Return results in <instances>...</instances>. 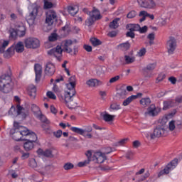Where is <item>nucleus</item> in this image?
Instances as JSON below:
<instances>
[{
    "label": "nucleus",
    "instance_id": "obj_51",
    "mask_svg": "<svg viewBox=\"0 0 182 182\" xmlns=\"http://www.w3.org/2000/svg\"><path fill=\"white\" fill-rule=\"evenodd\" d=\"M50 8H53V4H52L50 1H45L44 9H50Z\"/></svg>",
    "mask_w": 182,
    "mask_h": 182
},
{
    "label": "nucleus",
    "instance_id": "obj_37",
    "mask_svg": "<svg viewBox=\"0 0 182 182\" xmlns=\"http://www.w3.org/2000/svg\"><path fill=\"white\" fill-rule=\"evenodd\" d=\"M156 66H157V63H156L148 64L146 65V68H144V72H147V70H149V72H151L156 69Z\"/></svg>",
    "mask_w": 182,
    "mask_h": 182
},
{
    "label": "nucleus",
    "instance_id": "obj_13",
    "mask_svg": "<svg viewBox=\"0 0 182 182\" xmlns=\"http://www.w3.org/2000/svg\"><path fill=\"white\" fill-rule=\"evenodd\" d=\"M144 171H146V169L144 168H141L140 169L138 172H136L135 173V177L133 178V181H136L135 182H141V181H144V180H146V178H149V177H150V173L149 171H146L144 176H141L139 177V176L143 174L144 173ZM138 178V180H137Z\"/></svg>",
    "mask_w": 182,
    "mask_h": 182
},
{
    "label": "nucleus",
    "instance_id": "obj_50",
    "mask_svg": "<svg viewBox=\"0 0 182 182\" xmlns=\"http://www.w3.org/2000/svg\"><path fill=\"white\" fill-rule=\"evenodd\" d=\"M164 79H166V74L161 73L159 74L156 78V83H159V82H162V80H164Z\"/></svg>",
    "mask_w": 182,
    "mask_h": 182
},
{
    "label": "nucleus",
    "instance_id": "obj_9",
    "mask_svg": "<svg viewBox=\"0 0 182 182\" xmlns=\"http://www.w3.org/2000/svg\"><path fill=\"white\" fill-rule=\"evenodd\" d=\"M178 164V159H173L171 161L169 164H167V166L164 168L163 171H161L159 173V176H161L162 174H168L171 171V170H174L176 167H177V165Z\"/></svg>",
    "mask_w": 182,
    "mask_h": 182
},
{
    "label": "nucleus",
    "instance_id": "obj_64",
    "mask_svg": "<svg viewBox=\"0 0 182 182\" xmlns=\"http://www.w3.org/2000/svg\"><path fill=\"white\" fill-rule=\"evenodd\" d=\"M84 49L87 52H92V46L89 45H84Z\"/></svg>",
    "mask_w": 182,
    "mask_h": 182
},
{
    "label": "nucleus",
    "instance_id": "obj_48",
    "mask_svg": "<svg viewBox=\"0 0 182 182\" xmlns=\"http://www.w3.org/2000/svg\"><path fill=\"white\" fill-rule=\"evenodd\" d=\"M48 41L50 42H55V41H58V34L55 33H51V35L48 37Z\"/></svg>",
    "mask_w": 182,
    "mask_h": 182
},
{
    "label": "nucleus",
    "instance_id": "obj_1",
    "mask_svg": "<svg viewBox=\"0 0 182 182\" xmlns=\"http://www.w3.org/2000/svg\"><path fill=\"white\" fill-rule=\"evenodd\" d=\"M63 52H65L66 53L74 52V55H76L79 52V48L77 46H73V41L72 40H65L62 42L61 46H57L55 48L49 50L48 55L54 56L58 60H62Z\"/></svg>",
    "mask_w": 182,
    "mask_h": 182
},
{
    "label": "nucleus",
    "instance_id": "obj_19",
    "mask_svg": "<svg viewBox=\"0 0 182 182\" xmlns=\"http://www.w3.org/2000/svg\"><path fill=\"white\" fill-rule=\"evenodd\" d=\"M86 85L90 87H96L97 86H101V85H103V82L100 80L92 78L87 80Z\"/></svg>",
    "mask_w": 182,
    "mask_h": 182
},
{
    "label": "nucleus",
    "instance_id": "obj_40",
    "mask_svg": "<svg viewBox=\"0 0 182 182\" xmlns=\"http://www.w3.org/2000/svg\"><path fill=\"white\" fill-rule=\"evenodd\" d=\"M48 124H43L41 127L47 134H52V129H50V127Z\"/></svg>",
    "mask_w": 182,
    "mask_h": 182
},
{
    "label": "nucleus",
    "instance_id": "obj_63",
    "mask_svg": "<svg viewBox=\"0 0 182 182\" xmlns=\"http://www.w3.org/2000/svg\"><path fill=\"white\" fill-rule=\"evenodd\" d=\"M175 102L176 103H182V95L176 97Z\"/></svg>",
    "mask_w": 182,
    "mask_h": 182
},
{
    "label": "nucleus",
    "instance_id": "obj_33",
    "mask_svg": "<svg viewBox=\"0 0 182 182\" xmlns=\"http://www.w3.org/2000/svg\"><path fill=\"white\" fill-rule=\"evenodd\" d=\"M23 110H25V109L21 106V105H17L16 111V116H20V114H21V116H23V117H26V114L23 113Z\"/></svg>",
    "mask_w": 182,
    "mask_h": 182
},
{
    "label": "nucleus",
    "instance_id": "obj_21",
    "mask_svg": "<svg viewBox=\"0 0 182 182\" xmlns=\"http://www.w3.org/2000/svg\"><path fill=\"white\" fill-rule=\"evenodd\" d=\"M34 70L36 73V82H39L42 77V66L39 64H36L34 65Z\"/></svg>",
    "mask_w": 182,
    "mask_h": 182
},
{
    "label": "nucleus",
    "instance_id": "obj_47",
    "mask_svg": "<svg viewBox=\"0 0 182 182\" xmlns=\"http://www.w3.org/2000/svg\"><path fill=\"white\" fill-rule=\"evenodd\" d=\"M73 167H75V165H73V164H72L70 162H68V163L65 164L63 166L64 170H72V168H73Z\"/></svg>",
    "mask_w": 182,
    "mask_h": 182
},
{
    "label": "nucleus",
    "instance_id": "obj_18",
    "mask_svg": "<svg viewBox=\"0 0 182 182\" xmlns=\"http://www.w3.org/2000/svg\"><path fill=\"white\" fill-rule=\"evenodd\" d=\"M164 133V127L162 126H157L154 130L153 134H151V139H156V137H161Z\"/></svg>",
    "mask_w": 182,
    "mask_h": 182
},
{
    "label": "nucleus",
    "instance_id": "obj_27",
    "mask_svg": "<svg viewBox=\"0 0 182 182\" xmlns=\"http://www.w3.org/2000/svg\"><path fill=\"white\" fill-rule=\"evenodd\" d=\"M126 28L128 31H133V32H139V29H140V25L129 23L126 26Z\"/></svg>",
    "mask_w": 182,
    "mask_h": 182
},
{
    "label": "nucleus",
    "instance_id": "obj_61",
    "mask_svg": "<svg viewBox=\"0 0 182 182\" xmlns=\"http://www.w3.org/2000/svg\"><path fill=\"white\" fill-rule=\"evenodd\" d=\"M127 138L121 139L117 143V146H123V144H126V142L127 141Z\"/></svg>",
    "mask_w": 182,
    "mask_h": 182
},
{
    "label": "nucleus",
    "instance_id": "obj_29",
    "mask_svg": "<svg viewBox=\"0 0 182 182\" xmlns=\"http://www.w3.org/2000/svg\"><path fill=\"white\" fill-rule=\"evenodd\" d=\"M76 86V77L72 76L69 79V83L67 84V88L68 89H75Z\"/></svg>",
    "mask_w": 182,
    "mask_h": 182
},
{
    "label": "nucleus",
    "instance_id": "obj_56",
    "mask_svg": "<svg viewBox=\"0 0 182 182\" xmlns=\"http://www.w3.org/2000/svg\"><path fill=\"white\" fill-rule=\"evenodd\" d=\"M53 134H54L55 137H56L57 139H60V137L62 136V134H63V132H62V130L59 129L57 132H54Z\"/></svg>",
    "mask_w": 182,
    "mask_h": 182
},
{
    "label": "nucleus",
    "instance_id": "obj_52",
    "mask_svg": "<svg viewBox=\"0 0 182 182\" xmlns=\"http://www.w3.org/2000/svg\"><path fill=\"white\" fill-rule=\"evenodd\" d=\"M28 166H30V167H32L33 168H35V167L38 166V164L36 163L35 159H31L29 160Z\"/></svg>",
    "mask_w": 182,
    "mask_h": 182
},
{
    "label": "nucleus",
    "instance_id": "obj_28",
    "mask_svg": "<svg viewBox=\"0 0 182 182\" xmlns=\"http://www.w3.org/2000/svg\"><path fill=\"white\" fill-rule=\"evenodd\" d=\"M35 142H32L31 141H26V142L23 144V148L26 151H31L35 147V144H33Z\"/></svg>",
    "mask_w": 182,
    "mask_h": 182
},
{
    "label": "nucleus",
    "instance_id": "obj_12",
    "mask_svg": "<svg viewBox=\"0 0 182 182\" xmlns=\"http://www.w3.org/2000/svg\"><path fill=\"white\" fill-rule=\"evenodd\" d=\"M107 159L106 154L96 151L93 154V156H92V161H95V163H97L98 164H102V163L106 161Z\"/></svg>",
    "mask_w": 182,
    "mask_h": 182
},
{
    "label": "nucleus",
    "instance_id": "obj_53",
    "mask_svg": "<svg viewBox=\"0 0 182 182\" xmlns=\"http://www.w3.org/2000/svg\"><path fill=\"white\" fill-rule=\"evenodd\" d=\"M43 156H44V157H53V154H52V151L50 149L44 151V154Z\"/></svg>",
    "mask_w": 182,
    "mask_h": 182
},
{
    "label": "nucleus",
    "instance_id": "obj_22",
    "mask_svg": "<svg viewBox=\"0 0 182 182\" xmlns=\"http://www.w3.org/2000/svg\"><path fill=\"white\" fill-rule=\"evenodd\" d=\"M16 31L18 33L19 38H23L26 35V27L23 24L17 26Z\"/></svg>",
    "mask_w": 182,
    "mask_h": 182
},
{
    "label": "nucleus",
    "instance_id": "obj_35",
    "mask_svg": "<svg viewBox=\"0 0 182 182\" xmlns=\"http://www.w3.org/2000/svg\"><path fill=\"white\" fill-rule=\"evenodd\" d=\"M136 96L131 95L128 97L122 103L123 106H129V105L133 101L136 100Z\"/></svg>",
    "mask_w": 182,
    "mask_h": 182
},
{
    "label": "nucleus",
    "instance_id": "obj_23",
    "mask_svg": "<svg viewBox=\"0 0 182 182\" xmlns=\"http://www.w3.org/2000/svg\"><path fill=\"white\" fill-rule=\"evenodd\" d=\"M90 16L92 17L95 21H100V19H102L100 11L96 9V7H93L92 11L90 13Z\"/></svg>",
    "mask_w": 182,
    "mask_h": 182
},
{
    "label": "nucleus",
    "instance_id": "obj_39",
    "mask_svg": "<svg viewBox=\"0 0 182 182\" xmlns=\"http://www.w3.org/2000/svg\"><path fill=\"white\" fill-rule=\"evenodd\" d=\"M122 109V107H120V105L116 103V102H114L112 104L110 105V107H109V112H113V111H117V110H120Z\"/></svg>",
    "mask_w": 182,
    "mask_h": 182
},
{
    "label": "nucleus",
    "instance_id": "obj_14",
    "mask_svg": "<svg viewBox=\"0 0 182 182\" xmlns=\"http://www.w3.org/2000/svg\"><path fill=\"white\" fill-rule=\"evenodd\" d=\"M70 130H71V132H73L74 133L80 134V136H83V137H86V134L85 133H90L92 129V126H88L85 129H82L76 127H71L70 128Z\"/></svg>",
    "mask_w": 182,
    "mask_h": 182
},
{
    "label": "nucleus",
    "instance_id": "obj_30",
    "mask_svg": "<svg viewBox=\"0 0 182 182\" xmlns=\"http://www.w3.org/2000/svg\"><path fill=\"white\" fill-rule=\"evenodd\" d=\"M68 11L72 16H75L77 12H79V6H70L68 8Z\"/></svg>",
    "mask_w": 182,
    "mask_h": 182
},
{
    "label": "nucleus",
    "instance_id": "obj_45",
    "mask_svg": "<svg viewBox=\"0 0 182 182\" xmlns=\"http://www.w3.org/2000/svg\"><path fill=\"white\" fill-rule=\"evenodd\" d=\"M136 15L137 12L134 10H132L127 14V18H128V19H133V18H136Z\"/></svg>",
    "mask_w": 182,
    "mask_h": 182
},
{
    "label": "nucleus",
    "instance_id": "obj_54",
    "mask_svg": "<svg viewBox=\"0 0 182 182\" xmlns=\"http://www.w3.org/2000/svg\"><path fill=\"white\" fill-rule=\"evenodd\" d=\"M46 96L49 99H53V100H56V95H55V94L53 92H52V91L47 92Z\"/></svg>",
    "mask_w": 182,
    "mask_h": 182
},
{
    "label": "nucleus",
    "instance_id": "obj_46",
    "mask_svg": "<svg viewBox=\"0 0 182 182\" xmlns=\"http://www.w3.org/2000/svg\"><path fill=\"white\" fill-rule=\"evenodd\" d=\"M147 38L149 39V45H154V39L156 38V36L154 33H151L148 35Z\"/></svg>",
    "mask_w": 182,
    "mask_h": 182
},
{
    "label": "nucleus",
    "instance_id": "obj_55",
    "mask_svg": "<svg viewBox=\"0 0 182 182\" xmlns=\"http://www.w3.org/2000/svg\"><path fill=\"white\" fill-rule=\"evenodd\" d=\"M31 109L33 113H38V112H41V109H39V107L38 105L33 104L31 105Z\"/></svg>",
    "mask_w": 182,
    "mask_h": 182
},
{
    "label": "nucleus",
    "instance_id": "obj_24",
    "mask_svg": "<svg viewBox=\"0 0 182 182\" xmlns=\"http://www.w3.org/2000/svg\"><path fill=\"white\" fill-rule=\"evenodd\" d=\"M14 46V52L15 53V50L17 53H22L23 50H25V46H23V43L21 41L18 42L16 44L12 45Z\"/></svg>",
    "mask_w": 182,
    "mask_h": 182
},
{
    "label": "nucleus",
    "instance_id": "obj_42",
    "mask_svg": "<svg viewBox=\"0 0 182 182\" xmlns=\"http://www.w3.org/2000/svg\"><path fill=\"white\" fill-rule=\"evenodd\" d=\"M90 42L92 45V46H99L100 45H102V42L100 40L96 38H90Z\"/></svg>",
    "mask_w": 182,
    "mask_h": 182
},
{
    "label": "nucleus",
    "instance_id": "obj_10",
    "mask_svg": "<svg viewBox=\"0 0 182 182\" xmlns=\"http://www.w3.org/2000/svg\"><path fill=\"white\" fill-rule=\"evenodd\" d=\"M38 9L39 7L38 6H33L31 12L26 17V21L30 25L35 23V19H36V16H38Z\"/></svg>",
    "mask_w": 182,
    "mask_h": 182
},
{
    "label": "nucleus",
    "instance_id": "obj_15",
    "mask_svg": "<svg viewBox=\"0 0 182 182\" xmlns=\"http://www.w3.org/2000/svg\"><path fill=\"white\" fill-rule=\"evenodd\" d=\"M26 134H24V141L28 140V141H32L33 143H36L38 141V136L34 132H31L28 128H26L25 130Z\"/></svg>",
    "mask_w": 182,
    "mask_h": 182
},
{
    "label": "nucleus",
    "instance_id": "obj_4",
    "mask_svg": "<svg viewBox=\"0 0 182 182\" xmlns=\"http://www.w3.org/2000/svg\"><path fill=\"white\" fill-rule=\"evenodd\" d=\"M9 45V41L1 40L0 41V53H4V58L6 59H9L15 55V51H14V46H11L6 51L7 46Z\"/></svg>",
    "mask_w": 182,
    "mask_h": 182
},
{
    "label": "nucleus",
    "instance_id": "obj_25",
    "mask_svg": "<svg viewBox=\"0 0 182 182\" xmlns=\"http://www.w3.org/2000/svg\"><path fill=\"white\" fill-rule=\"evenodd\" d=\"M28 93L31 99H35L36 97V87L33 85H29L28 87Z\"/></svg>",
    "mask_w": 182,
    "mask_h": 182
},
{
    "label": "nucleus",
    "instance_id": "obj_58",
    "mask_svg": "<svg viewBox=\"0 0 182 182\" xmlns=\"http://www.w3.org/2000/svg\"><path fill=\"white\" fill-rule=\"evenodd\" d=\"M146 49L143 48L139 50L138 55L139 57L144 56L146 55Z\"/></svg>",
    "mask_w": 182,
    "mask_h": 182
},
{
    "label": "nucleus",
    "instance_id": "obj_62",
    "mask_svg": "<svg viewBox=\"0 0 182 182\" xmlns=\"http://www.w3.org/2000/svg\"><path fill=\"white\" fill-rule=\"evenodd\" d=\"M148 15H149V13L147 11H141L139 12V16H142L144 18H147Z\"/></svg>",
    "mask_w": 182,
    "mask_h": 182
},
{
    "label": "nucleus",
    "instance_id": "obj_59",
    "mask_svg": "<svg viewBox=\"0 0 182 182\" xmlns=\"http://www.w3.org/2000/svg\"><path fill=\"white\" fill-rule=\"evenodd\" d=\"M126 35L127 38H132V39H134V36H136L134 32L132 31H128Z\"/></svg>",
    "mask_w": 182,
    "mask_h": 182
},
{
    "label": "nucleus",
    "instance_id": "obj_38",
    "mask_svg": "<svg viewBox=\"0 0 182 182\" xmlns=\"http://www.w3.org/2000/svg\"><path fill=\"white\" fill-rule=\"evenodd\" d=\"M124 60H125L127 65H130V63H133L136 62V57L124 55Z\"/></svg>",
    "mask_w": 182,
    "mask_h": 182
},
{
    "label": "nucleus",
    "instance_id": "obj_2",
    "mask_svg": "<svg viewBox=\"0 0 182 182\" xmlns=\"http://www.w3.org/2000/svg\"><path fill=\"white\" fill-rule=\"evenodd\" d=\"M14 85H12V77L11 74L6 73L0 76V92L8 94L12 92Z\"/></svg>",
    "mask_w": 182,
    "mask_h": 182
},
{
    "label": "nucleus",
    "instance_id": "obj_43",
    "mask_svg": "<svg viewBox=\"0 0 182 182\" xmlns=\"http://www.w3.org/2000/svg\"><path fill=\"white\" fill-rule=\"evenodd\" d=\"M95 22H96V20H95L94 18H92L90 16V17L88 18H87V20L85 21V25L87 26H92V25H93V23H95Z\"/></svg>",
    "mask_w": 182,
    "mask_h": 182
},
{
    "label": "nucleus",
    "instance_id": "obj_17",
    "mask_svg": "<svg viewBox=\"0 0 182 182\" xmlns=\"http://www.w3.org/2000/svg\"><path fill=\"white\" fill-rule=\"evenodd\" d=\"M85 156L87 158L84 161H80L77 164L78 167H85V166H87V164H90V161H92V150H88L85 152Z\"/></svg>",
    "mask_w": 182,
    "mask_h": 182
},
{
    "label": "nucleus",
    "instance_id": "obj_5",
    "mask_svg": "<svg viewBox=\"0 0 182 182\" xmlns=\"http://www.w3.org/2000/svg\"><path fill=\"white\" fill-rule=\"evenodd\" d=\"M76 95V90L75 89H68L64 95H61L60 97V100L61 102H65V103L70 105V106H73V96Z\"/></svg>",
    "mask_w": 182,
    "mask_h": 182
},
{
    "label": "nucleus",
    "instance_id": "obj_41",
    "mask_svg": "<svg viewBox=\"0 0 182 182\" xmlns=\"http://www.w3.org/2000/svg\"><path fill=\"white\" fill-rule=\"evenodd\" d=\"M53 90L56 93V95L60 98L62 96V90L58 87V85H55L53 87Z\"/></svg>",
    "mask_w": 182,
    "mask_h": 182
},
{
    "label": "nucleus",
    "instance_id": "obj_36",
    "mask_svg": "<svg viewBox=\"0 0 182 182\" xmlns=\"http://www.w3.org/2000/svg\"><path fill=\"white\" fill-rule=\"evenodd\" d=\"M173 103H174L173 100H170L168 101H164V110H167V109H170V107H172Z\"/></svg>",
    "mask_w": 182,
    "mask_h": 182
},
{
    "label": "nucleus",
    "instance_id": "obj_8",
    "mask_svg": "<svg viewBox=\"0 0 182 182\" xmlns=\"http://www.w3.org/2000/svg\"><path fill=\"white\" fill-rule=\"evenodd\" d=\"M55 21H58L56 12L53 10H48L46 12V23H47L48 26H52Z\"/></svg>",
    "mask_w": 182,
    "mask_h": 182
},
{
    "label": "nucleus",
    "instance_id": "obj_26",
    "mask_svg": "<svg viewBox=\"0 0 182 182\" xmlns=\"http://www.w3.org/2000/svg\"><path fill=\"white\" fill-rule=\"evenodd\" d=\"M130 43L129 41H127L125 43H120L117 46V48L122 50L123 52H126L130 49Z\"/></svg>",
    "mask_w": 182,
    "mask_h": 182
},
{
    "label": "nucleus",
    "instance_id": "obj_34",
    "mask_svg": "<svg viewBox=\"0 0 182 182\" xmlns=\"http://www.w3.org/2000/svg\"><path fill=\"white\" fill-rule=\"evenodd\" d=\"M151 103V100H150L149 97H145L142 98L140 100V105L144 106V107H147V106H149V105Z\"/></svg>",
    "mask_w": 182,
    "mask_h": 182
},
{
    "label": "nucleus",
    "instance_id": "obj_57",
    "mask_svg": "<svg viewBox=\"0 0 182 182\" xmlns=\"http://www.w3.org/2000/svg\"><path fill=\"white\" fill-rule=\"evenodd\" d=\"M147 26H144L142 28L139 26V29L138 30V32H139V33H146V32H147Z\"/></svg>",
    "mask_w": 182,
    "mask_h": 182
},
{
    "label": "nucleus",
    "instance_id": "obj_20",
    "mask_svg": "<svg viewBox=\"0 0 182 182\" xmlns=\"http://www.w3.org/2000/svg\"><path fill=\"white\" fill-rule=\"evenodd\" d=\"M45 72L48 76L53 75L55 74V65L51 63H47Z\"/></svg>",
    "mask_w": 182,
    "mask_h": 182
},
{
    "label": "nucleus",
    "instance_id": "obj_7",
    "mask_svg": "<svg viewBox=\"0 0 182 182\" xmlns=\"http://www.w3.org/2000/svg\"><path fill=\"white\" fill-rule=\"evenodd\" d=\"M137 2L140 8H144V9L153 11L157 8L156 0H137Z\"/></svg>",
    "mask_w": 182,
    "mask_h": 182
},
{
    "label": "nucleus",
    "instance_id": "obj_60",
    "mask_svg": "<svg viewBox=\"0 0 182 182\" xmlns=\"http://www.w3.org/2000/svg\"><path fill=\"white\" fill-rule=\"evenodd\" d=\"M174 129H176L175 122L171 121L169 122V130H171V132H173V130H174Z\"/></svg>",
    "mask_w": 182,
    "mask_h": 182
},
{
    "label": "nucleus",
    "instance_id": "obj_49",
    "mask_svg": "<svg viewBox=\"0 0 182 182\" xmlns=\"http://www.w3.org/2000/svg\"><path fill=\"white\" fill-rule=\"evenodd\" d=\"M120 79V75H116L115 77H112L109 82H107V86H110V83H115V82H117Z\"/></svg>",
    "mask_w": 182,
    "mask_h": 182
},
{
    "label": "nucleus",
    "instance_id": "obj_11",
    "mask_svg": "<svg viewBox=\"0 0 182 182\" xmlns=\"http://www.w3.org/2000/svg\"><path fill=\"white\" fill-rule=\"evenodd\" d=\"M166 48L168 53L169 55H173L174 50L177 48V40L174 37H170L166 43Z\"/></svg>",
    "mask_w": 182,
    "mask_h": 182
},
{
    "label": "nucleus",
    "instance_id": "obj_16",
    "mask_svg": "<svg viewBox=\"0 0 182 182\" xmlns=\"http://www.w3.org/2000/svg\"><path fill=\"white\" fill-rule=\"evenodd\" d=\"M159 112L160 110L156 107L154 104H151L147 109V112H145L146 116H151V117H154L159 114Z\"/></svg>",
    "mask_w": 182,
    "mask_h": 182
},
{
    "label": "nucleus",
    "instance_id": "obj_44",
    "mask_svg": "<svg viewBox=\"0 0 182 182\" xmlns=\"http://www.w3.org/2000/svg\"><path fill=\"white\" fill-rule=\"evenodd\" d=\"M38 119H40L41 122H42L43 123H46V124H49L50 123V121H49V119H48V118H46V116L41 114L38 116Z\"/></svg>",
    "mask_w": 182,
    "mask_h": 182
},
{
    "label": "nucleus",
    "instance_id": "obj_32",
    "mask_svg": "<svg viewBox=\"0 0 182 182\" xmlns=\"http://www.w3.org/2000/svg\"><path fill=\"white\" fill-rule=\"evenodd\" d=\"M114 117H116V115H111L110 114L107 113L102 115L103 120L107 122H113V120H114Z\"/></svg>",
    "mask_w": 182,
    "mask_h": 182
},
{
    "label": "nucleus",
    "instance_id": "obj_31",
    "mask_svg": "<svg viewBox=\"0 0 182 182\" xmlns=\"http://www.w3.org/2000/svg\"><path fill=\"white\" fill-rule=\"evenodd\" d=\"M119 21H120V18H116L110 22L109 25L110 29H117L119 28Z\"/></svg>",
    "mask_w": 182,
    "mask_h": 182
},
{
    "label": "nucleus",
    "instance_id": "obj_3",
    "mask_svg": "<svg viewBox=\"0 0 182 182\" xmlns=\"http://www.w3.org/2000/svg\"><path fill=\"white\" fill-rule=\"evenodd\" d=\"M14 129H11L10 131V134H11L14 140L16 141H24L26 134L25 130H26V127L21 126L16 122H14Z\"/></svg>",
    "mask_w": 182,
    "mask_h": 182
},
{
    "label": "nucleus",
    "instance_id": "obj_6",
    "mask_svg": "<svg viewBox=\"0 0 182 182\" xmlns=\"http://www.w3.org/2000/svg\"><path fill=\"white\" fill-rule=\"evenodd\" d=\"M24 45L27 49H37L41 46V41L36 38L28 37L24 40Z\"/></svg>",
    "mask_w": 182,
    "mask_h": 182
}]
</instances>
